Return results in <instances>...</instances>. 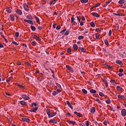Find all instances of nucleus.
I'll return each mask as SVG.
<instances>
[{
  "instance_id": "nucleus-50",
  "label": "nucleus",
  "mask_w": 126,
  "mask_h": 126,
  "mask_svg": "<svg viewBox=\"0 0 126 126\" xmlns=\"http://www.w3.org/2000/svg\"><path fill=\"white\" fill-rule=\"evenodd\" d=\"M102 52H103V53H104V54L107 53V50L106 49H105V48H102Z\"/></svg>"
},
{
  "instance_id": "nucleus-11",
  "label": "nucleus",
  "mask_w": 126,
  "mask_h": 126,
  "mask_svg": "<svg viewBox=\"0 0 126 126\" xmlns=\"http://www.w3.org/2000/svg\"><path fill=\"white\" fill-rule=\"evenodd\" d=\"M66 104L68 105V107L70 108L72 110L73 109V107L71 105V104H70V102L68 101H66Z\"/></svg>"
},
{
  "instance_id": "nucleus-10",
  "label": "nucleus",
  "mask_w": 126,
  "mask_h": 126,
  "mask_svg": "<svg viewBox=\"0 0 126 126\" xmlns=\"http://www.w3.org/2000/svg\"><path fill=\"white\" fill-rule=\"evenodd\" d=\"M22 121H23L24 122H27L28 123L30 122V119L27 118H22Z\"/></svg>"
},
{
  "instance_id": "nucleus-20",
  "label": "nucleus",
  "mask_w": 126,
  "mask_h": 126,
  "mask_svg": "<svg viewBox=\"0 0 126 126\" xmlns=\"http://www.w3.org/2000/svg\"><path fill=\"white\" fill-rule=\"evenodd\" d=\"M66 122H67V123H68L69 124H72V125H75V124H76V123L74 121L67 120Z\"/></svg>"
},
{
  "instance_id": "nucleus-19",
  "label": "nucleus",
  "mask_w": 126,
  "mask_h": 126,
  "mask_svg": "<svg viewBox=\"0 0 126 126\" xmlns=\"http://www.w3.org/2000/svg\"><path fill=\"white\" fill-rule=\"evenodd\" d=\"M73 49L75 50V51H77L78 50V46H77V44H74L73 46Z\"/></svg>"
},
{
  "instance_id": "nucleus-8",
  "label": "nucleus",
  "mask_w": 126,
  "mask_h": 126,
  "mask_svg": "<svg viewBox=\"0 0 126 126\" xmlns=\"http://www.w3.org/2000/svg\"><path fill=\"white\" fill-rule=\"evenodd\" d=\"M102 81L103 83L105 85L106 87H108L109 86V85H108V82H107V80L105 79H102Z\"/></svg>"
},
{
  "instance_id": "nucleus-17",
  "label": "nucleus",
  "mask_w": 126,
  "mask_h": 126,
  "mask_svg": "<svg viewBox=\"0 0 126 126\" xmlns=\"http://www.w3.org/2000/svg\"><path fill=\"white\" fill-rule=\"evenodd\" d=\"M33 38L38 41H41V38L36 35H34Z\"/></svg>"
},
{
  "instance_id": "nucleus-16",
  "label": "nucleus",
  "mask_w": 126,
  "mask_h": 126,
  "mask_svg": "<svg viewBox=\"0 0 126 126\" xmlns=\"http://www.w3.org/2000/svg\"><path fill=\"white\" fill-rule=\"evenodd\" d=\"M49 123H53V124H57L58 122L55 119H51L49 121Z\"/></svg>"
},
{
  "instance_id": "nucleus-1",
  "label": "nucleus",
  "mask_w": 126,
  "mask_h": 126,
  "mask_svg": "<svg viewBox=\"0 0 126 126\" xmlns=\"http://www.w3.org/2000/svg\"><path fill=\"white\" fill-rule=\"evenodd\" d=\"M24 21H25V22H27V23H29V24H31V25H34V23H33V21H32V20L24 19Z\"/></svg>"
},
{
  "instance_id": "nucleus-46",
  "label": "nucleus",
  "mask_w": 126,
  "mask_h": 126,
  "mask_svg": "<svg viewBox=\"0 0 126 126\" xmlns=\"http://www.w3.org/2000/svg\"><path fill=\"white\" fill-rule=\"evenodd\" d=\"M74 20H75V19L74 18V17H72L71 18V23H73Z\"/></svg>"
},
{
  "instance_id": "nucleus-54",
  "label": "nucleus",
  "mask_w": 126,
  "mask_h": 126,
  "mask_svg": "<svg viewBox=\"0 0 126 126\" xmlns=\"http://www.w3.org/2000/svg\"><path fill=\"white\" fill-rule=\"evenodd\" d=\"M90 123V122H89V121H86V125L87 126H89V124Z\"/></svg>"
},
{
  "instance_id": "nucleus-53",
  "label": "nucleus",
  "mask_w": 126,
  "mask_h": 126,
  "mask_svg": "<svg viewBox=\"0 0 126 126\" xmlns=\"http://www.w3.org/2000/svg\"><path fill=\"white\" fill-rule=\"evenodd\" d=\"M12 44H14L15 46H18V43H17V42H16L15 41H13Z\"/></svg>"
},
{
  "instance_id": "nucleus-35",
  "label": "nucleus",
  "mask_w": 126,
  "mask_h": 126,
  "mask_svg": "<svg viewBox=\"0 0 126 126\" xmlns=\"http://www.w3.org/2000/svg\"><path fill=\"white\" fill-rule=\"evenodd\" d=\"M10 17L11 18V21H14V16H13V15H11Z\"/></svg>"
},
{
  "instance_id": "nucleus-29",
  "label": "nucleus",
  "mask_w": 126,
  "mask_h": 126,
  "mask_svg": "<svg viewBox=\"0 0 126 126\" xmlns=\"http://www.w3.org/2000/svg\"><path fill=\"white\" fill-rule=\"evenodd\" d=\"M58 0H54L53 1H51L50 3V4H55V3H56V2H57Z\"/></svg>"
},
{
  "instance_id": "nucleus-30",
  "label": "nucleus",
  "mask_w": 126,
  "mask_h": 126,
  "mask_svg": "<svg viewBox=\"0 0 126 126\" xmlns=\"http://www.w3.org/2000/svg\"><path fill=\"white\" fill-rule=\"evenodd\" d=\"M111 1H112V0H109L108 1L106 2L105 4L103 5L104 7H106V6H107V5H108V4H109V3L111 2Z\"/></svg>"
},
{
  "instance_id": "nucleus-33",
  "label": "nucleus",
  "mask_w": 126,
  "mask_h": 126,
  "mask_svg": "<svg viewBox=\"0 0 126 126\" xmlns=\"http://www.w3.org/2000/svg\"><path fill=\"white\" fill-rule=\"evenodd\" d=\"M125 0H120L119 1V3L120 4H123V3H125Z\"/></svg>"
},
{
  "instance_id": "nucleus-24",
  "label": "nucleus",
  "mask_w": 126,
  "mask_h": 126,
  "mask_svg": "<svg viewBox=\"0 0 126 126\" xmlns=\"http://www.w3.org/2000/svg\"><path fill=\"white\" fill-rule=\"evenodd\" d=\"M27 19H29V20H32L33 19V18L32 17V16L29 15L27 16Z\"/></svg>"
},
{
  "instance_id": "nucleus-62",
  "label": "nucleus",
  "mask_w": 126,
  "mask_h": 126,
  "mask_svg": "<svg viewBox=\"0 0 126 126\" xmlns=\"http://www.w3.org/2000/svg\"><path fill=\"white\" fill-rule=\"evenodd\" d=\"M95 31L96 32H101V30H100V29H95Z\"/></svg>"
},
{
  "instance_id": "nucleus-32",
  "label": "nucleus",
  "mask_w": 126,
  "mask_h": 126,
  "mask_svg": "<svg viewBox=\"0 0 126 126\" xmlns=\"http://www.w3.org/2000/svg\"><path fill=\"white\" fill-rule=\"evenodd\" d=\"M90 92H91V93H93V94L96 93V92H97V91H96V90H94V89H92L90 91Z\"/></svg>"
},
{
  "instance_id": "nucleus-49",
  "label": "nucleus",
  "mask_w": 126,
  "mask_h": 126,
  "mask_svg": "<svg viewBox=\"0 0 126 126\" xmlns=\"http://www.w3.org/2000/svg\"><path fill=\"white\" fill-rule=\"evenodd\" d=\"M15 36H16V37H19V32H15Z\"/></svg>"
},
{
  "instance_id": "nucleus-64",
  "label": "nucleus",
  "mask_w": 126,
  "mask_h": 126,
  "mask_svg": "<svg viewBox=\"0 0 126 126\" xmlns=\"http://www.w3.org/2000/svg\"><path fill=\"white\" fill-rule=\"evenodd\" d=\"M119 76H123V75H124V74L123 73H120L118 74Z\"/></svg>"
},
{
  "instance_id": "nucleus-28",
  "label": "nucleus",
  "mask_w": 126,
  "mask_h": 126,
  "mask_svg": "<svg viewBox=\"0 0 126 126\" xmlns=\"http://www.w3.org/2000/svg\"><path fill=\"white\" fill-rule=\"evenodd\" d=\"M31 44L32 46H36L37 45V42L35 41H31Z\"/></svg>"
},
{
  "instance_id": "nucleus-57",
  "label": "nucleus",
  "mask_w": 126,
  "mask_h": 126,
  "mask_svg": "<svg viewBox=\"0 0 126 126\" xmlns=\"http://www.w3.org/2000/svg\"><path fill=\"white\" fill-rule=\"evenodd\" d=\"M67 53H71V49L70 48H68L67 50Z\"/></svg>"
},
{
  "instance_id": "nucleus-56",
  "label": "nucleus",
  "mask_w": 126,
  "mask_h": 126,
  "mask_svg": "<svg viewBox=\"0 0 126 126\" xmlns=\"http://www.w3.org/2000/svg\"><path fill=\"white\" fill-rule=\"evenodd\" d=\"M80 126H85V124L82 122L80 123Z\"/></svg>"
},
{
  "instance_id": "nucleus-37",
  "label": "nucleus",
  "mask_w": 126,
  "mask_h": 126,
  "mask_svg": "<svg viewBox=\"0 0 126 126\" xmlns=\"http://www.w3.org/2000/svg\"><path fill=\"white\" fill-rule=\"evenodd\" d=\"M12 78V76H11V77H9L8 79H7L6 81H7V83H8L10 81V80H11Z\"/></svg>"
},
{
  "instance_id": "nucleus-22",
  "label": "nucleus",
  "mask_w": 126,
  "mask_h": 126,
  "mask_svg": "<svg viewBox=\"0 0 126 126\" xmlns=\"http://www.w3.org/2000/svg\"><path fill=\"white\" fill-rule=\"evenodd\" d=\"M16 13H17L18 14H19V15H21L22 14V12L21 11V10H19V9H17L16 11Z\"/></svg>"
},
{
  "instance_id": "nucleus-48",
  "label": "nucleus",
  "mask_w": 126,
  "mask_h": 126,
  "mask_svg": "<svg viewBox=\"0 0 126 126\" xmlns=\"http://www.w3.org/2000/svg\"><path fill=\"white\" fill-rule=\"evenodd\" d=\"M25 64L26 65H28V66H31V64L28 62H26L25 63Z\"/></svg>"
},
{
  "instance_id": "nucleus-15",
  "label": "nucleus",
  "mask_w": 126,
  "mask_h": 126,
  "mask_svg": "<svg viewBox=\"0 0 126 126\" xmlns=\"http://www.w3.org/2000/svg\"><path fill=\"white\" fill-rule=\"evenodd\" d=\"M20 104L23 105L24 106H26V105H27V103L26 102L22 100L20 101Z\"/></svg>"
},
{
  "instance_id": "nucleus-58",
  "label": "nucleus",
  "mask_w": 126,
  "mask_h": 126,
  "mask_svg": "<svg viewBox=\"0 0 126 126\" xmlns=\"http://www.w3.org/2000/svg\"><path fill=\"white\" fill-rule=\"evenodd\" d=\"M60 29H61V26H58L56 27V30H60Z\"/></svg>"
},
{
  "instance_id": "nucleus-25",
  "label": "nucleus",
  "mask_w": 126,
  "mask_h": 126,
  "mask_svg": "<svg viewBox=\"0 0 126 126\" xmlns=\"http://www.w3.org/2000/svg\"><path fill=\"white\" fill-rule=\"evenodd\" d=\"M79 49L81 52H83V53H85V52H86V49L83 48V47H80Z\"/></svg>"
},
{
  "instance_id": "nucleus-55",
  "label": "nucleus",
  "mask_w": 126,
  "mask_h": 126,
  "mask_svg": "<svg viewBox=\"0 0 126 126\" xmlns=\"http://www.w3.org/2000/svg\"><path fill=\"white\" fill-rule=\"evenodd\" d=\"M99 5H100V3H98L97 4H95L94 7H97L98 6H99Z\"/></svg>"
},
{
  "instance_id": "nucleus-26",
  "label": "nucleus",
  "mask_w": 126,
  "mask_h": 126,
  "mask_svg": "<svg viewBox=\"0 0 126 126\" xmlns=\"http://www.w3.org/2000/svg\"><path fill=\"white\" fill-rule=\"evenodd\" d=\"M110 82H111L112 84H114V85H117L116 81L115 80H111L110 81Z\"/></svg>"
},
{
  "instance_id": "nucleus-44",
  "label": "nucleus",
  "mask_w": 126,
  "mask_h": 126,
  "mask_svg": "<svg viewBox=\"0 0 126 126\" xmlns=\"http://www.w3.org/2000/svg\"><path fill=\"white\" fill-rule=\"evenodd\" d=\"M106 104H111V100L110 99H107L106 100Z\"/></svg>"
},
{
  "instance_id": "nucleus-9",
  "label": "nucleus",
  "mask_w": 126,
  "mask_h": 126,
  "mask_svg": "<svg viewBox=\"0 0 126 126\" xmlns=\"http://www.w3.org/2000/svg\"><path fill=\"white\" fill-rule=\"evenodd\" d=\"M33 17H34V18L36 20L37 23H38V24H40V19H39V18L36 16V15H34Z\"/></svg>"
},
{
  "instance_id": "nucleus-39",
  "label": "nucleus",
  "mask_w": 126,
  "mask_h": 126,
  "mask_svg": "<svg viewBox=\"0 0 126 126\" xmlns=\"http://www.w3.org/2000/svg\"><path fill=\"white\" fill-rule=\"evenodd\" d=\"M69 33H70V32L69 31V30H67L66 31V32L64 33V35H65L66 36H67V35H69Z\"/></svg>"
},
{
  "instance_id": "nucleus-18",
  "label": "nucleus",
  "mask_w": 126,
  "mask_h": 126,
  "mask_svg": "<svg viewBox=\"0 0 126 126\" xmlns=\"http://www.w3.org/2000/svg\"><path fill=\"white\" fill-rule=\"evenodd\" d=\"M116 63L120 64V65H123V62L121 60H117L116 62Z\"/></svg>"
},
{
  "instance_id": "nucleus-59",
  "label": "nucleus",
  "mask_w": 126,
  "mask_h": 126,
  "mask_svg": "<svg viewBox=\"0 0 126 126\" xmlns=\"http://www.w3.org/2000/svg\"><path fill=\"white\" fill-rule=\"evenodd\" d=\"M96 102H97L98 103H99V104H101V101H100V100L99 99H98V98H97L96 99Z\"/></svg>"
},
{
  "instance_id": "nucleus-45",
  "label": "nucleus",
  "mask_w": 126,
  "mask_h": 126,
  "mask_svg": "<svg viewBox=\"0 0 126 126\" xmlns=\"http://www.w3.org/2000/svg\"><path fill=\"white\" fill-rule=\"evenodd\" d=\"M83 38H84V36H83L82 35H80L78 37V39L79 40H82V39H83Z\"/></svg>"
},
{
  "instance_id": "nucleus-60",
  "label": "nucleus",
  "mask_w": 126,
  "mask_h": 126,
  "mask_svg": "<svg viewBox=\"0 0 126 126\" xmlns=\"http://www.w3.org/2000/svg\"><path fill=\"white\" fill-rule=\"evenodd\" d=\"M108 35H109V36H111V35H112V31L111 30H110L109 31Z\"/></svg>"
},
{
  "instance_id": "nucleus-34",
  "label": "nucleus",
  "mask_w": 126,
  "mask_h": 126,
  "mask_svg": "<svg viewBox=\"0 0 126 126\" xmlns=\"http://www.w3.org/2000/svg\"><path fill=\"white\" fill-rule=\"evenodd\" d=\"M16 85H17V86H18V87H20V88H24V86H23V85H20L18 83L16 84Z\"/></svg>"
},
{
  "instance_id": "nucleus-40",
  "label": "nucleus",
  "mask_w": 126,
  "mask_h": 126,
  "mask_svg": "<svg viewBox=\"0 0 126 126\" xmlns=\"http://www.w3.org/2000/svg\"><path fill=\"white\" fill-rule=\"evenodd\" d=\"M104 43H105V45H106V46H108L109 45V41H108V40L105 39L104 40Z\"/></svg>"
},
{
  "instance_id": "nucleus-63",
  "label": "nucleus",
  "mask_w": 126,
  "mask_h": 126,
  "mask_svg": "<svg viewBox=\"0 0 126 126\" xmlns=\"http://www.w3.org/2000/svg\"><path fill=\"white\" fill-rule=\"evenodd\" d=\"M103 125H104V126H107V121H104L103 122Z\"/></svg>"
},
{
  "instance_id": "nucleus-6",
  "label": "nucleus",
  "mask_w": 126,
  "mask_h": 126,
  "mask_svg": "<svg viewBox=\"0 0 126 126\" xmlns=\"http://www.w3.org/2000/svg\"><path fill=\"white\" fill-rule=\"evenodd\" d=\"M117 97L121 100H125V99H126V97H125V95H118Z\"/></svg>"
},
{
  "instance_id": "nucleus-42",
  "label": "nucleus",
  "mask_w": 126,
  "mask_h": 126,
  "mask_svg": "<svg viewBox=\"0 0 126 126\" xmlns=\"http://www.w3.org/2000/svg\"><path fill=\"white\" fill-rule=\"evenodd\" d=\"M90 25L92 27H94L95 26V24L94 23V22H91Z\"/></svg>"
},
{
  "instance_id": "nucleus-43",
  "label": "nucleus",
  "mask_w": 126,
  "mask_h": 126,
  "mask_svg": "<svg viewBox=\"0 0 126 126\" xmlns=\"http://www.w3.org/2000/svg\"><path fill=\"white\" fill-rule=\"evenodd\" d=\"M95 36L96 39H99V33H95Z\"/></svg>"
},
{
  "instance_id": "nucleus-5",
  "label": "nucleus",
  "mask_w": 126,
  "mask_h": 126,
  "mask_svg": "<svg viewBox=\"0 0 126 126\" xmlns=\"http://www.w3.org/2000/svg\"><path fill=\"white\" fill-rule=\"evenodd\" d=\"M116 89H117V90H118V91H119V92H123V91H124V89L121 88V87H120L119 86H117L116 87Z\"/></svg>"
},
{
  "instance_id": "nucleus-14",
  "label": "nucleus",
  "mask_w": 126,
  "mask_h": 126,
  "mask_svg": "<svg viewBox=\"0 0 126 126\" xmlns=\"http://www.w3.org/2000/svg\"><path fill=\"white\" fill-rule=\"evenodd\" d=\"M96 111V108H95V107H92L91 109V113H92V114H94L95 113V111Z\"/></svg>"
},
{
  "instance_id": "nucleus-41",
  "label": "nucleus",
  "mask_w": 126,
  "mask_h": 126,
  "mask_svg": "<svg viewBox=\"0 0 126 126\" xmlns=\"http://www.w3.org/2000/svg\"><path fill=\"white\" fill-rule=\"evenodd\" d=\"M6 11H7V12H9V13H10V12H11V9H10V8H7L6 9Z\"/></svg>"
},
{
  "instance_id": "nucleus-36",
  "label": "nucleus",
  "mask_w": 126,
  "mask_h": 126,
  "mask_svg": "<svg viewBox=\"0 0 126 126\" xmlns=\"http://www.w3.org/2000/svg\"><path fill=\"white\" fill-rule=\"evenodd\" d=\"M31 29L32 30V31H35V30H36V28H35V27H34L33 26H31Z\"/></svg>"
},
{
  "instance_id": "nucleus-47",
  "label": "nucleus",
  "mask_w": 126,
  "mask_h": 126,
  "mask_svg": "<svg viewBox=\"0 0 126 126\" xmlns=\"http://www.w3.org/2000/svg\"><path fill=\"white\" fill-rule=\"evenodd\" d=\"M53 95L54 96H56V95H57L58 94V92L57 91H54L53 93Z\"/></svg>"
},
{
  "instance_id": "nucleus-23",
  "label": "nucleus",
  "mask_w": 126,
  "mask_h": 126,
  "mask_svg": "<svg viewBox=\"0 0 126 126\" xmlns=\"http://www.w3.org/2000/svg\"><path fill=\"white\" fill-rule=\"evenodd\" d=\"M46 113L49 117L51 115V111H50V109H46Z\"/></svg>"
},
{
  "instance_id": "nucleus-51",
  "label": "nucleus",
  "mask_w": 126,
  "mask_h": 126,
  "mask_svg": "<svg viewBox=\"0 0 126 126\" xmlns=\"http://www.w3.org/2000/svg\"><path fill=\"white\" fill-rule=\"evenodd\" d=\"M99 96H101V97H103L104 96V94L103 93L100 92L99 93Z\"/></svg>"
},
{
  "instance_id": "nucleus-2",
  "label": "nucleus",
  "mask_w": 126,
  "mask_h": 126,
  "mask_svg": "<svg viewBox=\"0 0 126 126\" xmlns=\"http://www.w3.org/2000/svg\"><path fill=\"white\" fill-rule=\"evenodd\" d=\"M121 114L122 117H126V110L125 109H123L121 111Z\"/></svg>"
},
{
  "instance_id": "nucleus-12",
  "label": "nucleus",
  "mask_w": 126,
  "mask_h": 126,
  "mask_svg": "<svg viewBox=\"0 0 126 126\" xmlns=\"http://www.w3.org/2000/svg\"><path fill=\"white\" fill-rule=\"evenodd\" d=\"M74 114H75V115H76V116H77V117H82V114H81L80 113H78L76 111H75Z\"/></svg>"
},
{
  "instance_id": "nucleus-61",
  "label": "nucleus",
  "mask_w": 126,
  "mask_h": 126,
  "mask_svg": "<svg viewBox=\"0 0 126 126\" xmlns=\"http://www.w3.org/2000/svg\"><path fill=\"white\" fill-rule=\"evenodd\" d=\"M17 65H21V62L18 61V62L17 63Z\"/></svg>"
},
{
  "instance_id": "nucleus-52",
  "label": "nucleus",
  "mask_w": 126,
  "mask_h": 126,
  "mask_svg": "<svg viewBox=\"0 0 126 126\" xmlns=\"http://www.w3.org/2000/svg\"><path fill=\"white\" fill-rule=\"evenodd\" d=\"M37 107V104L35 103H32V107Z\"/></svg>"
},
{
  "instance_id": "nucleus-4",
  "label": "nucleus",
  "mask_w": 126,
  "mask_h": 126,
  "mask_svg": "<svg viewBox=\"0 0 126 126\" xmlns=\"http://www.w3.org/2000/svg\"><path fill=\"white\" fill-rule=\"evenodd\" d=\"M22 97L23 98V99H25V100H29V99H30V97H29V96L25 94H22Z\"/></svg>"
},
{
  "instance_id": "nucleus-31",
  "label": "nucleus",
  "mask_w": 126,
  "mask_h": 126,
  "mask_svg": "<svg viewBox=\"0 0 126 126\" xmlns=\"http://www.w3.org/2000/svg\"><path fill=\"white\" fill-rule=\"evenodd\" d=\"M80 1L82 3H86L88 2V0H80Z\"/></svg>"
},
{
  "instance_id": "nucleus-13",
  "label": "nucleus",
  "mask_w": 126,
  "mask_h": 126,
  "mask_svg": "<svg viewBox=\"0 0 126 126\" xmlns=\"http://www.w3.org/2000/svg\"><path fill=\"white\" fill-rule=\"evenodd\" d=\"M92 15L95 17H100V15H99L97 13L93 12L92 13Z\"/></svg>"
},
{
  "instance_id": "nucleus-27",
  "label": "nucleus",
  "mask_w": 126,
  "mask_h": 126,
  "mask_svg": "<svg viewBox=\"0 0 126 126\" xmlns=\"http://www.w3.org/2000/svg\"><path fill=\"white\" fill-rule=\"evenodd\" d=\"M57 115V113L54 112L53 113H50V115L49 116L50 118H52L53 117H54V116H56Z\"/></svg>"
},
{
  "instance_id": "nucleus-3",
  "label": "nucleus",
  "mask_w": 126,
  "mask_h": 126,
  "mask_svg": "<svg viewBox=\"0 0 126 126\" xmlns=\"http://www.w3.org/2000/svg\"><path fill=\"white\" fill-rule=\"evenodd\" d=\"M66 68H67V69H68V70H69L71 72H73V70L72 69L71 66H69V65H66Z\"/></svg>"
},
{
  "instance_id": "nucleus-7",
  "label": "nucleus",
  "mask_w": 126,
  "mask_h": 126,
  "mask_svg": "<svg viewBox=\"0 0 126 126\" xmlns=\"http://www.w3.org/2000/svg\"><path fill=\"white\" fill-rule=\"evenodd\" d=\"M23 7L24 9L26 10V11H28L29 10V7H28V5L26 4H24Z\"/></svg>"
},
{
  "instance_id": "nucleus-38",
  "label": "nucleus",
  "mask_w": 126,
  "mask_h": 126,
  "mask_svg": "<svg viewBox=\"0 0 126 126\" xmlns=\"http://www.w3.org/2000/svg\"><path fill=\"white\" fill-rule=\"evenodd\" d=\"M82 91L83 92V93H84V94H87V91L84 89H83L82 90Z\"/></svg>"
},
{
  "instance_id": "nucleus-21",
  "label": "nucleus",
  "mask_w": 126,
  "mask_h": 126,
  "mask_svg": "<svg viewBox=\"0 0 126 126\" xmlns=\"http://www.w3.org/2000/svg\"><path fill=\"white\" fill-rule=\"evenodd\" d=\"M38 110V107H35L34 108H32L30 110V112H35Z\"/></svg>"
}]
</instances>
